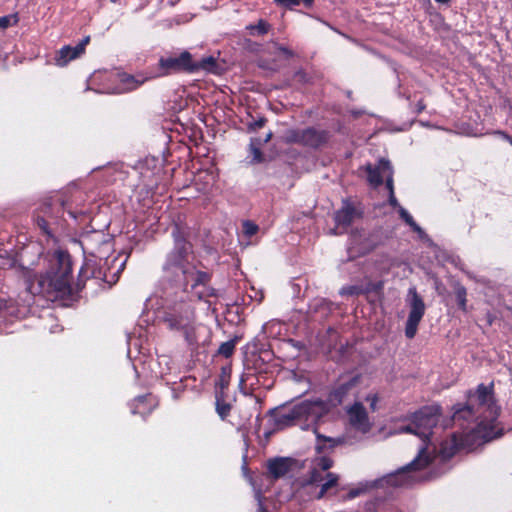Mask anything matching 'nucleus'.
<instances>
[{
	"instance_id": "nucleus-1",
	"label": "nucleus",
	"mask_w": 512,
	"mask_h": 512,
	"mask_svg": "<svg viewBox=\"0 0 512 512\" xmlns=\"http://www.w3.org/2000/svg\"><path fill=\"white\" fill-rule=\"evenodd\" d=\"M10 267L25 279L26 290L49 301L65 299L73 294L71 258H50L45 273L37 276L34 269L11 258Z\"/></svg>"
},
{
	"instance_id": "nucleus-2",
	"label": "nucleus",
	"mask_w": 512,
	"mask_h": 512,
	"mask_svg": "<svg viewBox=\"0 0 512 512\" xmlns=\"http://www.w3.org/2000/svg\"><path fill=\"white\" fill-rule=\"evenodd\" d=\"M64 203L62 201L44 202L33 214V221L40 233L45 236L47 246L52 250V256H70V252L65 242L73 246L82 247V242L66 237L61 238L60 231L63 230L64 222Z\"/></svg>"
},
{
	"instance_id": "nucleus-3",
	"label": "nucleus",
	"mask_w": 512,
	"mask_h": 512,
	"mask_svg": "<svg viewBox=\"0 0 512 512\" xmlns=\"http://www.w3.org/2000/svg\"><path fill=\"white\" fill-rule=\"evenodd\" d=\"M441 414L442 409L439 405H429L423 406L412 415L423 445L419 449L418 455L408 465L403 467L399 473L419 471L426 468L432 462V458L427 452V447L433 434V428L437 426Z\"/></svg>"
},
{
	"instance_id": "nucleus-4",
	"label": "nucleus",
	"mask_w": 512,
	"mask_h": 512,
	"mask_svg": "<svg viewBox=\"0 0 512 512\" xmlns=\"http://www.w3.org/2000/svg\"><path fill=\"white\" fill-rule=\"evenodd\" d=\"M218 63L215 57L207 56L197 61L188 51L181 52L178 56L162 59V75L164 73L195 74L201 71L215 72Z\"/></svg>"
},
{
	"instance_id": "nucleus-5",
	"label": "nucleus",
	"mask_w": 512,
	"mask_h": 512,
	"mask_svg": "<svg viewBox=\"0 0 512 512\" xmlns=\"http://www.w3.org/2000/svg\"><path fill=\"white\" fill-rule=\"evenodd\" d=\"M358 384V377L339 378L330 389L326 400L317 398L313 400L315 407L318 411V416L322 419L330 411L338 406L348 398L352 391Z\"/></svg>"
},
{
	"instance_id": "nucleus-6",
	"label": "nucleus",
	"mask_w": 512,
	"mask_h": 512,
	"mask_svg": "<svg viewBox=\"0 0 512 512\" xmlns=\"http://www.w3.org/2000/svg\"><path fill=\"white\" fill-rule=\"evenodd\" d=\"M162 323L174 333H180L187 342H190L192 320L187 305L184 302L175 303L167 307L162 315Z\"/></svg>"
},
{
	"instance_id": "nucleus-7",
	"label": "nucleus",
	"mask_w": 512,
	"mask_h": 512,
	"mask_svg": "<svg viewBox=\"0 0 512 512\" xmlns=\"http://www.w3.org/2000/svg\"><path fill=\"white\" fill-rule=\"evenodd\" d=\"M331 138V134L326 129L316 127L290 129L285 134V141L288 144H297L303 147L318 149L326 145Z\"/></svg>"
},
{
	"instance_id": "nucleus-8",
	"label": "nucleus",
	"mask_w": 512,
	"mask_h": 512,
	"mask_svg": "<svg viewBox=\"0 0 512 512\" xmlns=\"http://www.w3.org/2000/svg\"><path fill=\"white\" fill-rule=\"evenodd\" d=\"M321 420L313 400H304L295 404L287 411L281 412L276 417V424L282 427L296 425L301 421H311L317 424Z\"/></svg>"
},
{
	"instance_id": "nucleus-9",
	"label": "nucleus",
	"mask_w": 512,
	"mask_h": 512,
	"mask_svg": "<svg viewBox=\"0 0 512 512\" xmlns=\"http://www.w3.org/2000/svg\"><path fill=\"white\" fill-rule=\"evenodd\" d=\"M321 420L313 400H304L295 404L287 411L281 412L276 417V424L282 427L296 425L301 421H311L317 424Z\"/></svg>"
},
{
	"instance_id": "nucleus-10",
	"label": "nucleus",
	"mask_w": 512,
	"mask_h": 512,
	"mask_svg": "<svg viewBox=\"0 0 512 512\" xmlns=\"http://www.w3.org/2000/svg\"><path fill=\"white\" fill-rule=\"evenodd\" d=\"M409 314L405 324V336L413 339L418 331V326L425 314L426 306L423 298L417 292L416 287H410L407 295Z\"/></svg>"
},
{
	"instance_id": "nucleus-11",
	"label": "nucleus",
	"mask_w": 512,
	"mask_h": 512,
	"mask_svg": "<svg viewBox=\"0 0 512 512\" xmlns=\"http://www.w3.org/2000/svg\"><path fill=\"white\" fill-rule=\"evenodd\" d=\"M363 217V210L348 199L343 200L342 207L335 212L334 221L338 227L347 228L355 219Z\"/></svg>"
},
{
	"instance_id": "nucleus-12",
	"label": "nucleus",
	"mask_w": 512,
	"mask_h": 512,
	"mask_svg": "<svg viewBox=\"0 0 512 512\" xmlns=\"http://www.w3.org/2000/svg\"><path fill=\"white\" fill-rule=\"evenodd\" d=\"M475 395L480 406H485L494 418L499 416L500 407L496 404L493 382L489 385L483 383L479 384L476 388Z\"/></svg>"
},
{
	"instance_id": "nucleus-13",
	"label": "nucleus",
	"mask_w": 512,
	"mask_h": 512,
	"mask_svg": "<svg viewBox=\"0 0 512 512\" xmlns=\"http://www.w3.org/2000/svg\"><path fill=\"white\" fill-rule=\"evenodd\" d=\"M297 461L291 457H274L267 461V474L277 480L286 476L296 465Z\"/></svg>"
},
{
	"instance_id": "nucleus-14",
	"label": "nucleus",
	"mask_w": 512,
	"mask_h": 512,
	"mask_svg": "<svg viewBox=\"0 0 512 512\" xmlns=\"http://www.w3.org/2000/svg\"><path fill=\"white\" fill-rule=\"evenodd\" d=\"M90 42V36L84 37L76 46L65 45L55 56V61L58 66H65L69 61L78 58L85 52L86 46Z\"/></svg>"
},
{
	"instance_id": "nucleus-15",
	"label": "nucleus",
	"mask_w": 512,
	"mask_h": 512,
	"mask_svg": "<svg viewBox=\"0 0 512 512\" xmlns=\"http://www.w3.org/2000/svg\"><path fill=\"white\" fill-rule=\"evenodd\" d=\"M347 415L352 427L362 432H368L371 428L366 408L361 402H355L347 409Z\"/></svg>"
},
{
	"instance_id": "nucleus-16",
	"label": "nucleus",
	"mask_w": 512,
	"mask_h": 512,
	"mask_svg": "<svg viewBox=\"0 0 512 512\" xmlns=\"http://www.w3.org/2000/svg\"><path fill=\"white\" fill-rule=\"evenodd\" d=\"M158 406V399L152 393L135 397L129 407L134 415L145 416L151 413Z\"/></svg>"
},
{
	"instance_id": "nucleus-17",
	"label": "nucleus",
	"mask_w": 512,
	"mask_h": 512,
	"mask_svg": "<svg viewBox=\"0 0 512 512\" xmlns=\"http://www.w3.org/2000/svg\"><path fill=\"white\" fill-rule=\"evenodd\" d=\"M390 169V162L384 158L380 159L378 165L375 167L372 166L371 164H367L366 171L368 182L374 187L381 186L383 184L382 172H385Z\"/></svg>"
},
{
	"instance_id": "nucleus-18",
	"label": "nucleus",
	"mask_w": 512,
	"mask_h": 512,
	"mask_svg": "<svg viewBox=\"0 0 512 512\" xmlns=\"http://www.w3.org/2000/svg\"><path fill=\"white\" fill-rule=\"evenodd\" d=\"M272 132H269L264 139L259 137H253L250 140L249 149L251 154L253 155V162L261 163L264 161L263 153L260 149V146L269 142L272 138Z\"/></svg>"
},
{
	"instance_id": "nucleus-19",
	"label": "nucleus",
	"mask_w": 512,
	"mask_h": 512,
	"mask_svg": "<svg viewBox=\"0 0 512 512\" xmlns=\"http://www.w3.org/2000/svg\"><path fill=\"white\" fill-rule=\"evenodd\" d=\"M452 294L455 298V301L458 305L459 310H461L464 313L468 312L467 307V289L462 285L459 281H455L452 283Z\"/></svg>"
},
{
	"instance_id": "nucleus-20",
	"label": "nucleus",
	"mask_w": 512,
	"mask_h": 512,
	"mask_svg": "<svg viewBox=\"0 0 512 512\" xmlns=\"http://www.w3.org/2000/svg\"><path fill=\"white\" fill-rule=\"evenodd\" d=\"M477 429L478 433L486 442L498 439L504 435V430L502 428L496 429L493 423L486 424L481 422L478 424Z\"/></svg>"
},
{
	"instance_id": "nucleus-21",
	"label": "nucleus",
	"mask_w": 512,
	"mask_h": 512,
	"mask_svg": "<svg viewBox=\"0 0 512 512\" xmlns=\"http://www.w3.org/2000/svg\"><path fill=\"white\" fill-rule=\"evenodd\" d=\"M324 480L325 482L321 484L320 489L315 496L316 499H322L331 488L337 486L339 476L335 473L327 472Z\"/></svg>"
},
{
	"instance_id": "nucleus-22",
	"label": "nucleus",
	"mask_w": 512,
	"mask_h": 512,
	"mask_svg": "<svg viewBox=\"0 0 512 512\" xmlns=\"http://www.w3.org/2000/svg\"><path fill=\"white\" fill-rule=\"evenodd\" d=\"M398 213L400 218L421 238L425 235L423 229L416 223L411 214L402 206H399Z\"/></svg>"
},
{
	"instance_id": "nucleus-23",
	"label": "nucleus",
	"mask_w": 512,
	"mask_h": 512,
	"mask_svg": "<svg viewBox=\"0 0 512 512\" xmlns=\"http://www.w3.org/2000/svg\"><path fill=\"white\" fill-rule=\"evenodd\" d=\"M246 29L252 36H263L269 32L271 25L264 19H259L256 24H249Z\"/></svg>"
},
{
	"instance_id": "nucleus-24",
	"label": "nucleus",
	"mask_w": 512,
	"mask_h": 512,
	"mask_svg": "<svg viewBox=\"0 0 512 512\" xmlns=\"http://www.w3.org/2000/svg\"><path fill=\"white\" fill-rule=\"evenodd\" d=\"M146 80H147V78L143 77L142 75L123 74L121 76V82L124 85H126V88L128 90H134V89L138 88Z\"/></svg>"
},
{
	"instance_id": "nucleus-25",
	"label": "nucleus",
	"mask_w": 512,
	"mask_h": 512,
	"mask_svg": "<svg viewBox=\"0 0 512 512\" xmlns=\"http://www.w3.org/2000/svg\"><path fill=\"white\" fill-rule=\"evenodd\" d=\"M461 444L455 434L452 435L451 440L442 445V454L445 458L453 457L460 449Z\"/></svg>"
},
{
	"instance_id": "nucleus-26",
	"label": "nucleus",
	"mask_w": 512,
	"mask_h": 512,
	"mask_svg": "<svg viewBox=\"0 0 512 512\" xmlns=\"http://www.w3.org/2000/svg\"><path fill=\"white\" fill-rule=\"evenodd\" d=\"M475 414L474 407L472 405L466 404V405H458L457 408L454 411L453 419L454 420H468L469 418H472Z\"/></svg>"
},
{
	"instance_id": "nucleus-27",
	"label": "nucleus",
	"mask_w": 512,
	"mask_h": 512,
	"mask_svg": "<svg viewBox=\"0 0 512 512\" xmlns=\"http://www.w3.org/2000/svg\"><path fill=\"white\" fill-rule=\"evenodd\" d=\"M151 299H148L147 300V303H146V310L144 311V313L142 314L141 316V319L144 323L147 324V326H153V327H156L158 322H159V318L157 316V311L156 310H150L148 308V305L149 303H151Z\"/></svg>"
},
{
	"instance_id": "nucleus-28",
	"label": "nucleus",
	"mask_w": 512,
	"mask_h": 512,
	"mask_svg": "<svg viewBox=\"0 0 512 512\" xmlns=\"http://www.w3.org/2000/svg\"><path fill=\"white\" fill-rule=\"evenodd\" d=\"M215 409L222 420H225L232 410V405L226 399H215Z\"/></svg>"
},
{
	"instance_id": "nucleus-29",
	"label": "nucleus",
	"mask_w": 512,
	"mask_h": 512,
	"mask_svg": "<svg viewBox=\"0 0 512 512\" xmlns=\"http://www.w3.org/2000/svg\"><path fill=\"white\" fill-rule=\"evenodd\" d=\"M277 5L286 9H292L294 6L303 4L305 8H311L314 0H273Z\"/></svg>"
},
{
	"instance_id": "nucleus-30",
	"label": "nucleus",
	"mask_w": 512,
	"mask_h": 512,
	"mask_svg": "<svg viewBox=\"0 0 512 512\" xmlns=\"http://www.w3.org/2000/svg\"><path fill=\"white\" fill-rule=\"evenodd\" d=\"M237 339H232L221 343L217 353L225 358H229L234 354Z\"/></svg>"
},
{
	"instance_id": "nucleus-31",
	"label": "nucleus",
	"mask_w": 512,
	"mask_h": 512,
	"mask_svg": "<svg viewBox=\"0 0 512 512\" xmlns=\"http://www.w3.org/2000/svg\"><path fill=\"white\" fill-rule=\"evenodd\" d=\"M316 437H317L318 442H320V441L328 442L329 443V448H331V449H333L334 447H336L337 445H339L342 442L340 439H335V438H332V437H327V436L321 435V434H319L317 432H316ZM324 449H325V445H322L320 443H318L316 445L317 453H322Z\"/></svg>"
},
{
	"instance_id": "nucleus-32",
	"label": "nucleus",
	"mask_w": 512,
	"mask_h": 512,
	"mask_svg": "<svg viewBox=\"0 0 512 512\" xmlns=\"http://www.w3.org/2000/svg\"><path fill=\"white\" fill-rule=\"evenodd\" d=\"M19 22L18 13H13L0 17V29L4 30L8 27L15 26Z\"/></svg>"
},
{
	"instance_id": "nucleus-33",
	"label": "nucleus",
	"mask_w": 512,
	"mask_h": 512,
	"mask_svg": "<svg viewBox=\"0 0 512 512\" xmlns=\"http://www.w3.org/2000/svg\"><path fill=\"white\" fill-rule=\"evenodd\" d=\"M339 294L341 296H358L364 294V289L358 285H347L340 289Z\"/></svg>"
},
{
	"instance_id": "nucleus-34",
	"label": "nucleus",
	"mask_w": 512,
	"mask_h": 512,
	"mask_svg": "<svg viewBox=\"0 0 512 512\" xmlns=\"http://www.w3.org/2000/svg\"><path fill=\"white\" fill-rule=\"evenodd\" d=\"M230 372L226 368L221 369L215 388L228 389L230 384Z\"/></svg>"
},
{
	"instance_id": "nucleus-35",
	"label": "nucleus",
	"mask_w": 512,
	"mask_h": 512,
	"mask_svg": "<svg viewBox=\"0 0 512 512\" xmlns=\"http://www.w3.org/2000/svg\"><path fill=\"white\" fill-rule=\"evenodd\" d=\"M211 279V275L205 271H196L194 274L192 287H196L198 285H206L209 283Z\"/></svg>"
},
{
	"instance_id": "nucleus-36",
	"label": "nucleus",
	"mask_w": 512,
	"mask_h": 512,
	"mask_svg": "<svg viewBox=\"0 0 512 512\" xmlns=\"http://www.w3.org/2000/svg\"><path fill=\"white\" fill-rule=\"evenodd\" d=\"M324 478H325V476H323L321 470H319L317 468H313L310 471L309 478L307 479V482H306V486L314 485L319 482H322V481H324Z\"/></svg>"
},
{
	"instance_id": "nucleus-37",
	"label": "nucleus",
	"mask_w": 512,
	"mask_h": 512,
	"mask_svg": "<svg viewBox=\"0 0 512 512\" xmlns=\"http://www.w3.org/2000/svg\"><path fill=\"white\" fill-rule=\"evenodd\" d=\"M259 230V227L252 221L246 220L242 224V231L243 234L247 237H252L255 235Z\"/></svg>"
},
{
	"instance_id": "nucleus-38",
	"label": "nucleus",
	"mask_w": 512,
	"mask_h": 512,
	"mask_svg": "<svg viewBox=\"0 0 512 512\" xmlns=\"http://www.w3.org/2000/svg\"><path fill=\"white\" fill-rule=\"evenodd\" d=\"M384 288V282L383 281H377V282H369L364 289V294L374 292L376 294L382 293Z\"/></svg>"
},
{
	"instance_id": "nucleus-39",
	"label": "nucleus",
	"mask_w": 512,
	"mask_h": 512,
	"mask_svg": "<svg viewBox=\"0 0 512 512\" xmlns=\"http://www.w3.org/2000/svg\"><path fill=\"white\" fill-rule=\"evenodd\" d=\"M333 464L334 461L331 458L322 456L317 460V469L321 471H328L330 468H332Z\"/></svg>"
},
{
	"instance_id": "nucleus-40",
	"label": "nucleus",
	"mask_w": 512,
	"mask_h": 512,
	"mask_svg": "<svg viewBox=\"0 0 512 512\" xmlns=\"http://www.w3.org/2000/svg\"><path fill=\"white\" fill-rule=\"evenodd\" d=\"M267 123V119L265 117H260L257 120H253L247 124V129L249 132H256L257 130L263 128Z\"/></svg>"
},
{
	"instance_id": "nucleus-41",
	"label": "nucleus",
	"mask_w": 512,
	"mask_h": 512,
	"mask_svg": "<svg viewBox=\"0 0 512 512\" xmlns=\"http://www.w3.org/2000/svg\"><path fill=\"white\" fill-rule=\"evenodd\" d=\"M418 431L419 430H417V425L415 424L413 417H411V422L408 425L400 428V432L411 433V434L417 435L419 437Z\"/></svg>"
},
{
	"instance_id": "nucleus-42",
	"label": "nucleus",
	"mask_w": 512,
	"mask_h": 512,
	"mask_svg": "<svg viewBox=\"0 0 512 512\" xmlns=\"http://www.w3.org/2000/svg\"><path fill=\"white\" fill-rule=\"evenodd\" d=\"M294 78L296 79V81H298L302 84H306V83L310 82L309 75L302 69L295 72Z\"/></svg>"
},
{
	"instance_id": "nucleus-43",
	"label": "nucleus",
	"mask_w": 512,
	"mask_h": 512,
	"mask_svg": "<svg viewBox=\"0 0 512 512\" xmlns=\"http://www.w3.org/2000/svg\"><path fill=\"white\" fill-rule=\"evenodd\" d=\"M178 243H181L182 247L176 256H179V257L187 256L190 253L189 252L190 245L184 240H180V241H178Z\"/></svg>"
},
{
	"instance_id": "nucleus-44",
	"label": "nucleus",
	"mask_w": 512,
	"mask_h": 512,
	"mask_svg": "<svg viewBox=\"0 0 512 512\" xmlns=\"http://www.w3.org/2000/svg\"><path fill=\"white\" fill-rule=\"evenodd\" d=\"M277 50L282 53L286 58L294 57V52L284 45H278Z\"/></svg>"
},
{
	"instance_id": "nucleus-45",
	"label": "nucleus",
	"mask_w": 512,
	"mask_h": 512,
	"mask_svg": "<svg viewBox=\"0 0 512 512\" xmlns=\"http://www.w3.org/2000/svg\"><path fill=\"white\" fill-rule=\"evenodd\" d=\"M366 400L368 402H370V407L372 409V411H375L376 410V404L378 402V396L377 394H369L367 397H366Z\"/></svg>"
},
{
	"instance_id": "nucleus-46",
	"label": "nucleus",
	"mask_w": 512,
	"mask_h": 512,
	"mask_svg": "<svg viewBox=\"0 0 512 512\" xmlns=\"http://www.w3.org/2000/svg\"><path fill=\"white\" fill-rule=\"evenodd\" d=\"M426 109V104L424 102L423 99H420L416 105H415V109H414V113H416L417 115L421 114L424 110Z\"/></svg>"
},
{
	"instance_id": "nucleus-47",
	"label": "nucleus",
	"mask_w": 512,
	"mask_h": 512,
	"mask_svg": "<svg viewBox=\"0 0 512 512\" xmlns=\"http://www.w3.org/2000/svg\"><path fill=\"white\" fill-rule=\"evenodd\" d=\"M388 203L390 206H392L394 208H398V209H399V206H401L395 196V193H389Z\"/></svg>"
},
{
	"instance_id": "nucleus-48",
	"label": "nucleus",
	"mask_w": 512,
	"mask_h": 512,
	"mask_svg": "<svg viewBox=\"0 0 512 512\" xmlns=\"http://www.w3.org/2000/svg\"><path fill=\"white\" fill-rule=\"evenodd\" d=\"M215 399H227V389L215 388Z\"/></svg>"
},
{
	"instance_id": "nucleus-49",
	"label": "nucleus",
	"mask_w": 512,
	"mask_h": 512,
	"mask_svg": "<svg viewBox=\"0 0 512 512\" xmlns=\"http://www.w3.org/2000/svg\"><path fill=\"white\" fill-rule=\"evenodd\" d=\"M362 490L361 489H351L348 494H347V499H354L356 497H358L360 494H361Z\"/></svg>"
},
{
	"instance_id": "nucleus-50",
	"label": "nucleus",
	"mask_w": 512,
	"mask_h": 512,
	"mask_svg": "<svg viewBox=\"0 0 512 512\" xmlns=\"http://www.w3.org/2000/svg\"><path fill=\"white\" fill-rule=\"evenodd\" d=\"M386 187H387L389 193H394V184H393V177H392V175L387 177V179H386Z\"/></svg>"
},
{
	"instance_id": "nucleus-51",
	"label": "nucleus",
	"mask_w": 512,
	"mask_h": 512,
	"mask_svg": "<svg viewBox=\"0 0 512 512\" xmlns=\"http://www.w3.org/2000/svg\"><path fill=\"white\" fill-rule=\"evenodd\" d=\"M125 263H126V260H124L123 262H121V263L119 264V268L117 269V271L113 273L112 277H113V278L115 277V279L113 280V282H116V281H117L118 276H119V274H120L121 270H122V269H123V267L125 266Z\"/></svg>"
},
{
	"instance_id": "nucleus-52",
	"label": "nucleus",
	"mask_w": 512,
	"mask_h": 512,
	"mask_svg": "<svg viewBox=\"0 0 512 512\" xmlns=\"http://www.w3.org/2000/svg\"><path fill=\"white\" fill-rule=\"evenodd\" d=\"M497 133L502 135L503 138L506 139L512 145V136L511 135H509L505 132H502V131H498Z\"/></svg>"
},
{
	"instance_id": "nucleus-53",
	"label": "nucleus",
	"mask_w": 512,
	"mask_h": 512,
	"mask_svg": "<svg viewBox=\"0 0 512 512\" xmlns=\"http://www.w3.org/2000/svg\"><path fill=\"white\" fill-rule=\"evenodd\" d=\"M435 1L438 3L445 4V3H448L450 0H435Z\"/></svg>"
},
{
	"instance_id": "nucleus-54",
	"label": "nucleus",
	"mask_w": 512,
	"mask_h": 512,
	"mask_svg": "<svg viewBox=\"0 0 512 512\" xmlns=\"http://www.w3.org/2000/svg\"><path fill=\"white\" fill-rule=\"evenodd\" d=\"M76 286H77V289H81L82 288L83 285L80 283V280H78Z\"/></svg>"
},
{
	"instance_id": "nucleus-55",
	"label": "nucleus",
	"mask_w": 512,
	"mask_h": 512,
	"mask_svg": "<svg viewBox=\"0 0 512 512\" xmlns=\"http://www.w3.org/2000/svg\"><path fill=\"white\" fill-rule=\"evenodd\" d=\"M83 253H84V256H87V254H86V251H85V250H83ZM88 256H94V254H93V253H89V254H88Z\"/></svg>"
},
{
	"instance_id": "nucleus-56",
	"label": "nucleus",
	"mask_w": 512,
	"mask_h": 512,
	"mask_svg": "<svg viewBox=\"0 0 512 512\" xmlns=\"http://www.w3.org/2000/svg\"><path fill=\"white\" fill-rule=\"evenodd\" d=\"M83 271H84V268L82 267V268L80 269V272H79V278L82 276Z\"/></svg>"
},
{
	"instance_id": "nucleus-57",
	"label": "nucleus",
	"mask_w": 512,
	"mask_h": 512,
	"mask_svg": "<svg viewBox=\"0 0 512 512\" xmlns=\"http://www.w3.org/2000/svg\"><path fill=\"white\" fill-rule=\"evenodd\" d=\"M324 303H325V300H324V299L319 300V304H320V305H323Z\"/></svg>"
},
{
	"instance_id": "nucleus-58",
	"label": "nucleus",
	"mask_w": 512,
	"mask_h": 512,
	"mask_svg": "<svg viewBox=\"0 0 512 512\" xmlns=\"http://www.w3.org/2000/svg\"><path fill=\"white\" fill-rule=\"evenodd\" d=\"M119 259H120V258L115 257V258H113V262H116V261H118Z\"/></svg>"
},
{
	"instance_id": "nucleus-59",
	"label": "nucleus",
	"mask_w": 512,
	"mask_h": 512,
	"mask_svg": "<svg viewBox=\"0 0 512 512\" xmlns=\"http://www.w3.org/2000/svg\"><path fill=\"white\" fill-rule=\"evenodd\" d=\"M119 0H110L112 3H117Z\"/></svg>"
},
{
	"instance_id": "nucleus-60",
	"label": "nucleus",
	"mask_w": 512,
	"mask_h": 512,
	"mask_svg": "<svg viewBox=\"0 0 512 512\" xmlns=\"http://www.w3.org/2000/svg\"><path fill=\"white\" fill-rule=\"evenodd\" d=\"M472 395V391H468V396L470 397Z\"/></svg>"
}]
</instances>
